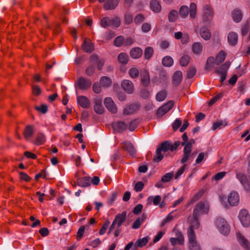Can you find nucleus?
I'll use <instances>...</instances> for the list:
<instances>
[{
	"instance_id": "cd10ccee",
	"label": "nucleus",
	"mask_w": 250,
	"mask_h": 250,
	"mask_svg": "<svg viewBox=\"0 0 250 250\" xmlns=\"http://www.w3.org/2000/svg\"><path fill=\"white\" fill-rule=\"evenodd\" d=\"M243 17L241 11L239 9H235L232 12V18L236 22H240Z\"/></svg>"
},
{
	"instance_id": "bb28decb",
	"label": "nucleus",
	"mask_w": 250,
	"mask_h": 250,
	"mask_svg": "<svg viewBox=\"0 0 250 250\" xmlns=\"http://www.w3.org/2000/svg\"><path fill=\"white\" fill-rule=\"evenodd\" d=\"M78 185L81 187H86L90 185L91 179L89 177H83L77 179Z\"/></svg>"
},
{
	"instance_id": "c85d7f7f",
	"label": "nucleus",
	"mask_w": 250,
	"mask_h": 250,
	"mask_svg": "<svg viewBox=\"0 0 250 250\" xmlns=\"http://www.w3.org/2000/svg\"><path fill=\"white\" fill-rule=\"evenodd\" d=\"M161 201V197L160 195L155 196H150L147 199V204L150 205L153 204L155 206L158 205Z\"/></svg>"
},
{
	"instance_id": "680f3d73",
	"label": "nucleus",
	"mask_w": 250,
	"mask_h": 250,
	"mask_svg": "<svg viewBox=\"0 0 250 250\" xmlns=\"http://www.w3.org/2000/svg\"><path fill=\"white\" fill-rule=\"evenodd\" d=\"M172 214V213L168 214L166 218L163 220L161 225L162 227L164 226L167 222L171 221L174 218Z\"/></svg>"
},
{
	"instance_id": "58836bf2",
	"label": "nucleus",
	"mask_w": 250,
	"mask_h": 250,
	"mask_svg": "<svg viewBox=\"0 0 250 250\" xmlns=\"http://www.w3.org/2000/svg\"><path fill=\"white\" fill-rule=\"evenodd\" d=\"M202 45L200 42H194L192 45V50L195 54H200L202 50Z\"/></svg>"
},
{
	"instance_id": "a878e982",
	"label": "nucleus",
	"mask_w": 250,
	"mask_h": 250,
	"mask_svg": "<svg viewBox=\"0 0 250 250\" xmlns=\"http://www.w3.org/2000/svg\"><path fill=\"white\" fill-rule=\"evenodd\" d=\"M119 0H107L104 5L105 10L115 9L118 5Z\"/></svg>"
},
{
	"instance_id": "f704fd0d",
	"label": "nucleus",
	"mask_w": 250,
	"mask_h": 250,
	"mask_svg": "<svg viewBox=\"0 0 250 250\" xmlns=\"http://www.w3.org/2000/svg\"><path fill=\"white\" fill-rule=\"evenodd\" d=\"M182 80V73L180 71H176L173 76V83L175 85H178Z\"/></svg>"
},
{
	"instance_id": "37998d69",
	"label": "nucleus",
	"mask_w": 250,
	"mask_h": 250,
	"mask_svg": "<svg viewBox=\"0 0 250 250\" xmlns=\"http://www.w3.org/2000/svg\"><path fill=\"white\" fill-rule=\"evenodd\" d=\"M125 22L126 24H130L133 21V14L129 12H126L124 15Z\"/></svg>"
},
{
	"instance_id": "5701e85b",
	"label": "nucleus",
	"mask_w": 250,
	"mask_h": 250,
	"mask_svg": "<svg viewBox=\"0 0 250 250\" xmlns=\"http://www.w3.org/2000/svg\"><path fill=\"white\" fill-rule=\"evenodd\" d=\"M198 216H194V214H193V216L192 217V218L190 220V226L189 227V228L188 229L187 233L188 236V231L189 230H191L193 233H195L194 229H197L198 228L199 226V223L198 222Z\"/></svg>"
},
{
	"instance_id": "dca6fc26",
	"label": "nucleus",
	"mask_w": 250,
	"mask_h": 250,
	"mask_svg": "<svg viewBox=\"0 0 250 250\" xmlns=\"http://www.w3.org/2000/svg\"><path fill=\"white\" fill-rule=\"evenodd\" d=\"M77 101L78 104L83 108H88L90 106V101L84 96H77Z\"/></svg>"
},
{
	"instance_id": "13d9d810",
	"label": "nucleus",
	"mask_w": 250,
	"mask_h": 250,
	"mask_svg": "<svg viewBox=\"0 0 250 250\" xmlns=\"http://www.w3.org/2000/svg\"><path fill=\"white\" fill-rule=\"evenodd\" d=\"M92 89L94 93L96 94L100 93L102 91V88L100 85V83L98 82L94 83L92 86Z\"/></svg>"
},
{
	"instance_id": "f8f14e48",
	"label": "nucleus",
	"mask_w": 250,
	"mask_h": 250,
	"mask_svg": "<svg viewBox=\"0 0 250 250\" xmlns=\"http://www.w3.org/2000/svg\"><path fill=\"white\" fill-rule=\"evenodd\" d=\"M238 243L245 250H250V242L240 232L236 233Z\"/></svg>"
},
{
	"instance_id": "2f4dec72",
	"label": "nucleus",
	"mask_w": 250,
	"mask_h": 250,
	"mask_svg": "<svg viewBox=\"0 0 250 250\" xmlns=\"http://www.w3.org/2000/svg\"><path fill=\"white\" fill-rule=\"evenodd\" d=\"M201 37L205 40H208L211 37V33L209 29L205 27H202L200 31Z\"/></svg>"
},
{
	"instance_id": "4c0bfd02",
	"label": "nucleus",
	"mask_w": 250,
	"mask_h": 250,
	"mask_svg": "<svg viewBox=\"0 0 250 250\" xmlns=\"http://www.w3.org/2000/svg\"><path fill=\"white\" fill-rule=\"evenodd\" d=\"M149 238L148 237H145L142 239H138L135 243V245L140 248L145 246L148 242Z\"/></svg>"
},
{
	"instance_id": "7c9ffc66",
	"label": "nucleus",
	"mask_w": 250,
	"mask_h": 250,
	"mask_svg": "<svg viewBox=\"0 0 250 250\" xmlns=\"http://www.w3.org/2000/svg\"><path fill=\"white\" fill-rule=\"evenodd\" d=\"M142 54L143 51L139 47L133 48L130 51V56L133 59L139 58Z\"/></svg>"
},
{
	"instance_id": "e433bc0d",
	"label": "nucleus",
	"mask_w": 250,
	"mask_h": 250,
	"mask_svg": "<svg viewBox=\"0 0 250 250\" xmlns=\"http://www.w3.org/2000/svg\"><path fill=\"white\" fill-rule=\"evenodd\" d=\"M226 58V53L223 51H220L217 55L215 59V64H219L222 63Z\"/></svg>"
},
{
	"instance_id": "1a4fd4ad",
	"label": "nucleus",
	"mask_w": 250,
	"mask_h": 250,
	"mask_svg": "<svg viewBox=\"0 0 250 250\" xmlns=\"http://www.w3.org/2000/svg\"><path fill=\"white\" fill-rule=\"evenodd\" d=\"M236 178L243 185L245 189L247 191H250V177H247L243 173H237Z\"/></svg>"
},
{
	"instance_id": "09e8293b",
	"label": "nucleus",
	"mask_w": 250,
	"mask_h": 250,
	"mask_svg": "<svg viewBox=\"0 0 250 250\" xmlns=\"http://www.w3.org/2000/svg\"><path fill=\"white\" fill-rule=\"evenodd\" d=\"M33 133V128L30 126H28L26 127L24 132V137L26 139H29Z\"/></svg>"
},
{
	"instance_id": "6ab92c4d",
	"label": "nucleus",
	"mask_w": 250,
	"mask_h": 250,
	"mask_svg": "<svg viewBox=\"0 0 250 250\" xmlns=\"http://www.w3.org/2000/svg\"><path fill=\"white\" fill-rule=\"evenodd\" d=\"M122 87L125 91L129 94H131L134 91L133 84L129 80H123L122 82Z\"/></svg>"
},
{
	"instance_id": "4468645a",
	"label": "nucleus",
	"mask_w": 250,
	"mask_h": 250,
	"mask_svg": "<svg viewBox=\"0 0 250 250\" xmlns=\"http://www.w3.org/2000/svg\"><path fill=\"white\" fill-rule=\"evenodd\" d=\"M174 105L172 101H168L167 104L158 108L157 114L159 116H162L171 109Z\"/></svg>"
},
{
	"instance_id": "a18cd8bd",
	"label": "nucleus",
	"mask_w": 250,
	"mask_h": 250,
	"mask_svg": "<svg viewBox=\"0 0 250 250\" xmlns=\"http://www.w3.org/2000/svg\"><path fill=\"white\" fill-rule=\"evenodd\" d=\"M197 6L195 3H191L190 5L189 15L191 19H194L196 14Z\"/></svg>"
},
{
	"instance_id": "72a5a7b5",
	"label": "nucleus",
	"mask_w": 250,
	"mask_h": 250,
	"mask_svg": "<svg viewBox=\"0 0 250 250\" xmlns=\"http://www.w3.org/2000/svg\"><path fill=\"white\" fill-rule=\"evenodd\" d=\"M151 10L155 13L160 12L161 10V6L160 2L156 0H152L150 2Z\"/></svg>"
},
{
	"instance_id": "603ef678",
	"label": "nucleus",
	"mask_w": 250,
	"mask_h": 250,
	"mask_svg": "<svg viewBox=\"0 0 250 250\" xmlns=\"http://www.w3.org/2000/svg\"><path fill=\"white\" fill-rule=\"evenodd\" d=\"M109 225H110L109 221L106 220L104 222V224H103L102 228H101V229L99 230V233L100 235H102L105 233Z\"/></svg>"
},
{
	"instance_id": "423d86ee",
	"label": "nucleus",
	"mask_w": 250,
	"mask_h": 250,
	"mask_svg": "<svg viewBox=\"0 0 250 250\" xmlns=\"http://www.w3.org/2000/svg\"><path fill=\"white\" fill-rule=\"evenodd\" d=\"M238 218L244 227H248L250 226V214L247 209H242L240 210Z\"/></svg>"
},
{
	"instance_id": "20e7f679",
	"label": "nucleus",
	"mask_w": 250,
	"mask_h": 250,
	"mask_svg": "<svg viewBox=\"0 0 250 250\" xmlns=\"http://www.w3.org/2000/svg\"><path fill=\"white\" fill-rule=\"evenodd\" d=\"M209 210L208 204L207 201H200L196 204L193 210L194 216L207 213Z\"/></svg>"
},
{
	"instance_id": "c9c22d12",
	"label": "nucleus",
	"mask_w": 250,
	"mask_h": 250,
	"mask_svg": "<svg viewBox=\"0 0 250 250\" xmlns=\"http://www.w3.org/2000/svg\"><path fill=\"white\" fill-rule=\"evenodd\" d=\"M100 83L103 87H107L110 85L111 83V80L109 78L104 76L101 78L100 80Z\"/></svg>"
},
{
	"instance_id": "a19ab883",
	"label": "nucleus",
	"mask_w": 250,
	"mask_h": 250,
	"mask_svg": "<svg viewBox=\"0 0 250 250\" xmlns=\"http://www.w3.org/2000/svg\"><path fill=\"white\" fill-rule=\"evenodd\" d=\"M119 62L124 64H125L128 61V56L125 53H120L118 57Z\"/></svg>"
},
{
	"instance_id": "ea45409f",
	"label": "nucleus",
	"mask_w": 250,
	"mask_h": 250,
	"mask_svg": "<svg viewBox=\"0 0 250 250\" xmlns=\"http://www.w3.org/2000/svg\"><path fill=\"white\" fill-rule=\"evenodd\" d=\"M129 74L133 79L137 78L139 74V68L136 66L131 67L129 70Z\"/></svg>"
},
{
	"instance_id": "ddd939ff",
	"label": "nucleus",
	"mask_w": 250,
	"mask_h": 250,
	"mask_svg": "<svg viewBox=\"0 0 250 250\" xmlns=\"http://www.w3.org/2000/svg\"><path fill=\"white\" fill-rule=\"evenodd\" d=\"M126 218V213L125 211L123 212L121 214H117L113 222V226H114L116 228H120L121 225L125 221Z\"/></svg>"
},
{
	"instance_id": "9b49d317",
	"label": "nucleus",
	"mask_w": 250,
	"mask_h": 250,
	"mask_svg": "<svg viewBox=\"0 0 250 250\" xmlns=\"http://www.w3.org/2000/svg\"><path fill=\"white\" fill-rule=\"evenodd\" d=\"M229 65V62H226L216 70V73L221 77L220 82L221 83H223L226 78L227 70Z\"/></svg>"
},
{
	"instance_id": "9d476101",
	"label": "nucleus",
	"mask_w": 250,
	"mask_h": 250,
	"mask_svg": "<svg viewBox=\"0 0 250 250\" xmlns=\"http://www.w3.org/2000/svg\"><path fill=\"white\" fill-rule=\"evenodd\" d=\"M94 104V110L95 112L99 114H102L104 111L102 103V98L99 96H96L93 99Z\"/></svg>"
},
{
	"instance_id": "6e6d98bb",
	"label": "nucleus",
	"mask_w": 250,
	"mask_h": 250,
	"mask_svg": "<svg viewBox=\"0 0 250 250\" xmlns=\"http://www.w3.org/2000/svg\"><path fill=\"white\" fill-rule=\"evenodd\" d=\"M204 190H199L191 199V202L193 203L198 200L204 194Z\"/></svg>"
},
{
	"instance_id": "f3484780",
	"label": "nucleus",
	"mask_w": 250,
	"mask_h": 250,
	"mask_svg": "<svg viewBox=\"0 0 250 250\" xmlns=\"http://www.w3.org/2000/svg\"><path fill=\"white\" fill-rule=\"evenodd\" d=\"M192 145L190 143L186 144V145L184 147V155L181 160V163H184L188 161L190 156V153L191 151Z\"/></svg>"
},
{
	"instance_id": "f257e3e1",
	"label": "nucleus",
	"mask_w": 250,
	"mask_h": 250,
	"mask_svg": "<svg viewBox=\"0 0 250 250\" xmlns=\"http://www.w3.org/2000/svg\"><path fill=\"white\" fill-rule=\"evenodd\" d=\"M226 197L223 194L219 196V200L221 204L226 208L229 207H234L238 205L239 203V195L236 191H231L227 197V201H226Z\"/></svg>"
},
{
	"instance_id": "7ed1b4c3",
	"label": "nucleus",
	"mask_w": 250,
	"mask_h": 250,
	"mask_svg": "<svg viewBox=\"0 0 250 250\" xmlns=\"http://www.w3.org/2000/svg\"><path fill=\"white\" fill-rule=\"evenodd\" d=\"M171 143L168 142H165L162 144V145L157 148L156 150V156L154 157L153 160L155 162H160L163 158V155L162 152L164 153L170 150L171 151Z\"/></svg>"
},
{
	"instance_id": "864d4df0",
	"label": "nucleus",
	"mask_w": 250,
	"mask_h": 250,
	"mask_svg": "<svg viewBox=\"0 0 250 250\" xmlns=\"http://www.w3.org/2000/svg\"><path fill=\"white\" fill-rule=\"evenodd\" d=\"M153 53V49L150 46L147 47L145 50V58L146 59H149Z\"/></svg>"
},
{
	"instance_id": "338daca9",
	"label": "nucleus",
	"mask_w": 250,
	"mask_h": 250,
	"mask_svg": "<svg viewBox=\"0 0 250 250\" xmlns=\"http://www.w3.org/2000/svg\"><path fill=\"white\" fill-rule=\"evenodd\" d=\"M196 72V69L194 67H190L188 71V78L189 79L192 78L195 75Z\"/></svg>"
},
{
	"instance_id": "39448f33",
	"label": "nucleus",
	"mask_w": 250,
	"mask_h": 250,
	"mask_svg": "<svg viewBox=\"0 0 250 250\" xmlns=\"http://www.w3.org/2000/svg\"><path fill=\"white\" fill-rule=\"evenodd\" d=\"M214 16V11L212 7L206 4L203 8L202 20L205 22L210 23Z\"/></svg>"
},
{
	"instance_id": "e2e57ef3",
	"label": "nucleus",
	"mask_w": 250,
	"mask_h": 250,
	"mask_svg": "<svg viewBox=\"0 0 250 250\" xmlns=\"http://www.w3.org/2000/svg\"><path fill=\"white\" fill-rule=\"evenodd\" d=\"M215 64V59L213 57H209L207 61V63L206 67L207 69H209L212 66L213 63Z\"/></svg>"
},
{
	"instance_id": "4be33fe9",
	"label": "nucleus",
	"mask_w": 250,
	"mask_h": 250,
	"mask_svg": "<svg viewBox=\"0 0 250 250\" xmlns=\"http://www.w3.org/2000/svg\"><path fill=\"white\" fill-rule=\"evenodd\" d=\"M82 49L83 51L87 53H91L94 50L93 44L89 39H85L82 45Z\"/></svg>"
},
{
	"instance_id": "4d7b16f0",
	"label": "nucleus",
	"mask_w": 250,
	"mask_h": 250,
	"mask_svg": "<svg viewBox=\"0 0 250 250\" xmlns=\"http://www.w3.org/2000/svg\"><path fill=\"white\" fill-rule=\"evenodd\" d=\"M124 37L121 36H120L115 38L114 40V44L115 46L119 47L124 44Z\"/></svg>"
},
{
	"instance_id": "c03bdc74",
	"label": "nucleus",
	"mask_w": 250,
	"mask_h": 250,
	"mask_svg": "<svg viewBox=\"0 0 250 250\" xmlns=\"http://www.w3.org/2000/svg\"><path fill=\"white\" fill-rule=\"evenodd\" d=\"M167 92L165 90L159 91L156 95V100L157 101L161 102L164 101L167 97Z\"/></svg>"
},
{
	"instance_id": "052dcab7",
	"label": "nucleus",
	"mask_w": 250,
	"mask_h": 250,
	"mask_svg": "<svg viewBox=\"0 0 250 250\" xmlns=\"http://www.w3.org/2000/svg\"><path fill=\"white\" fill-rule=\"evenodd\" d=\"M145 20V17L141 14L137 15L134 18V22L136 24H139Z\"/></svg>"
},
{
	"instance_id": "49530a36",
	"label": "nucleus",
	"mask_w": 250,
	"mask_h": 250,
	"mask_svg": "<svg viewBox=\"0 0 250 250\" xmlns=\"http://www.w3.org/2000/svg\"><path fill=\"white\" fill-rule=\"evenodd\" d=\"M100 24L104 28L111 26V19L108 17H104L101 20Z\"/></svg>"
},
{
	"instance_id": "5fc2aeb1",
	"label": "nucleus",
	"mask_w": 250,
	"mask_h": 250,
	"mask_svg": "<svg viewBox=\"0 0 250 250\" xmlns=\"http://www.w3.org/2000/svg\"><path fill=\"white\" fill-rule=\"evenodd\" d=\"M178 13L175 10L171 11L168 15L169 21L171 22H174L177 19Z\"/></svg>"
},
{
	"instance_id": "aec40b11",
	"label": "nucleus",
	"mask_w": 250,
	"mask_h": 250,
	"mask_svg": "<svg viewBox=\"0 0 250 250\" xmlns=\"http://www.w3.org/2000/svg\"><path fill=\"white\" fill-rule=\"evenodd\" d=\"M122 147L127 151L128 153L132 156H134L136 150L133 145L129 141H125L122 143Z\"/></svg>"
},
{
	"instance_id": "6e6552de",
	"label": "nucleus",
	"mask_w": 250,
	"mask_h": 250,
	"mask_svg": "<svg viewBox=\"0 0 250 250\" xmlns=\"http://www.w3.org/2000/svg\"><path fill=\"white\" fill-rule=\"evenodd\" d=\"M188 248L190 250H201L199 244L197 243L195 233L189 230L188 231Z\"/></svg>"
},
{
	"instance_id": "473e14b6",
	"label": "nucleus",
	"mask_w": 250,
	"mask_h": 250,
	"mask_svg": "<svg viewBox=\"0 0 250 250\" xmlns=\"http://www.w3.org/2000/svg\"><path fill=\"white\" fill-rule=\"evenodd\" d=\"M46 141L45 136L42 133H38L35 138L34 143L38 146L43 145Z\"/></svg>"
},
{
	"instance_id": "8fccbe9b",
	"label": "nucleus",
	"mask_w": 250,
	"mask_h": 250,
	"mask_svg": "<svg viewBox=\"0 0 250 250\" xmlns=\"http://www.w3.org/2000/svg\"><path fill=\"white\" fill-rule=\"evenodd\" d=\"M190 59L188 55H185L183 56L180 60V64L183 66L187 65L189 62Z\"/></svg>"
},
{
	"instance_id": "c756f323",
	"label": "nucleus",
	"mask_w": 250,
	"mask_h": 250,
	"mask_svg": "<svg viewBox=\"0 0 250 250\" xmlns=\"http://www.w3.org/2000/svg\"><path fill=\"white\" fill-rule=\"evenodd\" d=\"M228 41L230 45H235L238 41L237 34L234 32L229 33L228 36Z\"/></svg>"
},
{
	"instance_id": "774afa93",
	"label": "nucleus",
	"mask_w": 250,
	"mask_h": 250,
	"mask_svg": "<svg viewBox=\"0 0 250 250\" xmlns=\"http://www.w3.org/2000/svg\"><path fill=\"white\" fill-rule=\"evenodd\" d=\"M151 29L150 24L148 23H144L142 25V30L143 32L147 33Z\"/></svg>"
},
{
	"instance_id": "412c9836",
	"label": "nucleus",
	"mask_w": 250,
	"mask_h": 250,
	"mask_svg": "<svg viewBox=\"0 0 250 250\" xmlns=\"http://www.w3.org/2000/svg\"><path fill=\"white\" fill-rule=\"evenodd\" d=\"M127 125L123 122H117L112 124V127L116 132H121L127 129Z\"/></svg>"
},
{
	"instance_id": "a211bd4d",
	"label": "nucleus",
	"mask_w": 250,
	"mask_h": 250,
	"mask_svg": "<svg viewBox=\"0 0 250 250\" xmlns=\"http://www.w3.org/2000/svg\"><path fill=\"white\" fill-rule=\"evenodd\" d=\"M139 108L138 104H133L127 105L123 110V114L125 115H130L134 113Z\"/></svg>"
},
{
	"instance_id": "f03ea898",
	"label": "nucleus",
	"mask_w": 250,
	"mask_h": 250,
	"mask_svg": "<svg viewBox=\"0 0 250 250\" xmlns=\"http://www.w3.org/2000/svg\"><path fill=\"white\" fill-rule=\"evenodd\" d=\"M214 225L218 230L224 235H228L230 231V226L223 218L217 217L214 221Z\"/></svg>"
},
{
	"instance_id": "2eb2a0df",
	"label": "nucleus",
	"mask_w": 250,
	"mask_h": 250,
	"mask_svg": "<svg viewBox=\"0 0 250 250\" xmlns=\"http://www.w3.org/2000/svg\"><path fill=\"white\" fill-rule=\"evenodd\" d=\"M104 104L106 108L110 112L112 113H116L117 112V107L111 98H105L104 100Z\"/></svg>"
},
{
	"instance_id": "69168bd1",
	"label": "nucleus",
	"mask_w": 250,
	"mask_h": 250,
	"mask_svg": "<svg viewBox=\"0 0 250 250\" xmlns=\"http://www.w3.org/2000/svg\"><path fill=\"white\" fill-rule=\"evenodd\" d=\"M120 20L119 18H115L111 20V25L114 27H118L120 25Z\"/></svg>"
},
{
	"instance_id": "0e129e2a",
	"label": "nucleus",
	"mask_w": 250,
	"mask_h": 250,
	"mask_svg": "<svg viewBox=\"0 0 250 250\" xmlns=\"http://www.w3.org/2000/svg\"><path fill=\"white\" fill-rule=\"evenodd\" d=\"M144 184L142 182H138L135 185L134 189L137 192L141 191L143 190Z\"/></svg>"
},
{
	"instance_id": "3c124183",
	"label": "nucleus",
	"mask_w": 250,
	"mask_h": 250,
	"mask_svg": "<svg viewBox=\"0 0 250 250\" xmlns=\"http://www.w3.org/2000/svg\"><path fill=\"white\" fill-rule=\"evenodd\" d=\"M189 13V9L187 6H182L179 11V14L182 18L186 17Z\"/></svg>"
},
{
	"instance_id": "bf43d9fd",
	"label": "nucleus",
	"mask_w": 250,
	"mask_h": 250,
	"mask_svg": "<svg viewBox=\"0 0 250 250\" xmlns=\"http://www.w3.org/2000/svg\"><path fill=\"white\" fill-rule=\"evenodd\" d=\"M173 177V173L169 172L165 174L162 177L161 181L163 182H168L171 180L172 178Z\"/></svg>"
},
{
	"instance_id": "b1692460",
	"label": "nucleus",
	"mask_w": 250,
	"mask_h": 250,
	"mask_svg": "<svg viewBox=\"0 0 250 250\" xmlns=\"http://www.w3.org/2000/svg\"><path fill=\"white\" fill-rule=\"evenodd\" d=\"M141 83L144 86H147L150 83V77L148 72L144 70L141 74Z\"/></svg>"
},
{
	"instance_id": "79ce46f5",
	"label": "nucleus",
	"mask_w": 250,
	"mask_h": 250,
	"mask_svg": "<svg viewBox=\"0 0 250 250\" xmlns=\"http://www.w3.org/2000/svg\"><path fill=\"white\" fill-rule=\"evenodd\" d=\"M162 63L165 66L169 67L173 63V59L170 56H166L162 60Z\"/></svg>"
},
{
	"instance_id": "0eeeda50",
	"label": "nucleus",
	"mask_w": 250,
	"mask_h": 250,
	"mask_svg": "<svg viewBox=\"0 0 250 250\" xmlns=\"http://www.w3.org/2000/svg\"><path fill=\"white\" fill-rule=\"evenodd\" d=\"M91 84L92 83L90 80L83 77H81L78 79L76 83L75 86L76 88L83 90H86L90 87Z\"/></svg>"
},
{
	"instance_id": "393cba45",
	"label": "nucleus",
	"mask_w": 250,
	"mask_h": 250,
	"mask_svg": "<svg viewBox=\"0 0 250 250\" xmlns=\"http://www.w3.org/2000/svg\"><path fill=\"white\" fill-rule=\"evenodd\" d=\"M177 238H171L170 242L172 245H175L177 244L182 245L184 243V238L183 235L179 231L177 232Z\"/></svg>"
},
{
	"instance_id": "de8ad7c7",
	"label": "nucleus",
	"mask_w": 250,
	"mask_h": 250,
	"mask_svg": "<svg viewBox=\"0 0 250 250\" xmlns=\"http://www.w3.org/2000/svg\"><path fill=\"white\" fill-rule=\"evenodd\" d=\"M227 125V123L225 121H218L214 123L212 125V129L213 130L217 128H220L222 127H225Z\"/></svg>"
}]
</instances>
